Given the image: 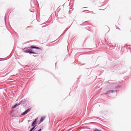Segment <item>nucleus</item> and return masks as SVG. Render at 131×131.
Wrapping results in <instances>:
<instances>
[{"mask_svg":"<svg viewBox=\"0 0 131 131\" xmlns=\"http://www.w3.org/2000/svg\"><path fill=\"white\" fill-rule=\"evenodd\" d=\"M25 52H26L27 53H33L36 54H37L36 53L34 52L33 51V50L31 48L29 49H27L26 51H25Z\"/></svg>","mask_w":131,"mask_h":131,"instance_id":"nucleus-1","label":"nucleus"},{"mask_svg":"<svg viewBox=\"0 0 131 131\" xmlns=\"http://www.w3.org/2000/svg\"><path fill=\"white\" fill-rule=\"evenodd\" d=\"M38 122V119H35L34 121H33L31 125V126H36Z\"/></svg>","mask_w":131,"mask_h":131,"instance_id":"nucleus-2","label":"nucleus"},{"mask_svg":"<svg viewBox=\"0 0 131 131\" xmlns=\"http://www.w3.org/2000/svg\"><path fill=\"white\" fill-rule=\"evenodd\" d=\"M18 104H19V105H21L24 106L25 104V101L21 100L19 103H18Z\"/></svg>","mask_w":131,"mask_h":131,"instance_id":"nucleus-3","label":"nucleus"},{"mask_svg":"<svg viewBox=\"0 0 131 131\" xmlns=\"http://www.w3.org/2000/svg\"><path fill=\"white\" fill-rule=\"evenodd\" d=\"M116 91L115 90H110L107 91L106 92V93L107 94L108 93H113L115 92H116Z\"/></svg>","mask_w":131,"mask_h":131,"instance_id":"nucleus-4","label":"nucleus"},{"mask_svg":"<svg viewBox=\"0 0 131 131\" xmlns=\"http://www.w3.org/2000/svg\"><path fill=\"white\" fill-rule=\"evenodd\" d=\"M45 117L44 116H42L40 120V122L41 123L45 119Z\"/></svg>","mask_w":131,"mask_h":131,"instance_id":"nucleus-5","label":"nucleus"},{"mask_svg":"<svg viewBox=\"0 0 131 131\" xmlns=\"http://www.w3.org/2000/svg\"><path fill=\"white\" fill-rule=\"evenodd\" d=\"M31 110V108H29L27 110L25 111V114H27L28 112L30 111Z\"/></svg>","mask_w":131,"mask_h":131,"instance_id":"nucleus-6","label":"nucleus"},{"mask_svg":"<svg viewBox=\"0 0 131 131\" xmlns=\"http://www.w3.org/2000/svg\"><path fill=\"white\" fill-rule=\"evenodd\" d=\"M19 105L18 103H16L12 107V108H15L16 106Z\"/></svg>","mask_w":131,"mask_h":131,"instance_id":"nucleus-7","label":"nucleus"},{"mask_svg":"<svg viewBox=\"0 0 131 131\" xmlns=\"http://www.w3.org/2000/svg\"><path fill=\"white\" fill-rule=\"evenodd\" d=\"M31 48H35L36 49H39V48L38 47H36V46H31Z\"/></svg>","mask_w":131,"mask_h":131,"instance_id":"nucleus-8","label":"nucleus"},{"mask_svg":"<svg viewBox=\"0 0 131 131\" xmlns=\"http://www.w3.org/2000/svg\"><path fill=\"white\" fill-rule=\"evenodd\" d=\"M33 126V127L31 129L32 131L35 128V127H36V126Z\"/></svg>","mask_w":131,"mask_h":131,"instance_id":"nucleus-9","label":"nucleus"},{"mask_svg":"<svg viewBox=\"0 0 131 131\" xmlns=\"http://www.w3.org/2000/svg\"><path fill=\"white\" fill-rule=\"evenodd\" d=\"M25 115V112H24L21 115V116Z\"/></svg>","mask_w":131,"mask_h":131,"instance_id":"nucleus-10","label":"nucleus"},{"mask_svg":"<svg viewBox=\"0 0 131 131\" xmlns=\"http://www.w3.org/2000/svg\"><path fill=\"white\" fill-rule=\"evenodd\" d=\"M88 11V10H84L83 11V12H84L85 11Z\"/></svg>","mask_w":131,"mask_h":131,"instance_id":"nucleus-11","label":"nucleus"},{"mask_svg":"<svg viewBox=\"0 0 131 131\" xmlns=\"http://www.w3.org/2000/svg\"><path fill=\"white\" fill-rule=\"evenodd\" d=\"M33 56L34 57H36L37 56V55H33Z\"/></svg>","mask_w":131,"mask_h":131,"instance_id":"nucleus-12","label":"nucleus"},{"mask_svg":"<svg viewBox=\"0 0 131 131\" xmlns=\"http://www.w3.org/2000/svg\"><path fill=\"white\" fill-rule=\"evenodd\" d=\"M29 131H32V130L30 129Z\"/></svg>","mask_w":131,"mask_h":131,"instance_id":"nucleus-13","label":"nucleus"},{"mask_svg":"<svg viewBox=\"0 0 131 131\" xmlns=\"http://www.w3.org/2000/svg\"><path fill=\"white\" fill-rule=\"evenodd\" d=\"M29 131H32V130L30 129Z\"/></svg>","mask_w":131,"mask_h":131,"instance_id":"nucleus-14","label":"nucleus"},{"mask_svg":"<svg viewBox=\"0 0 131 131\" xmlns=\"http://www.w3.org/2000/svg\"><path fill=\"white\" fill-rule=\"evenodd\" d=\"M86 8V7H84L83 8Z\"/></svg>","mask_w":131,"mask_h":131,"instance_id":"nucleus-15","label":"nucleus"}]
</instances>
